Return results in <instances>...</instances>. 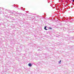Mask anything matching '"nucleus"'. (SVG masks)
<instances>
[{"instance_id": "nucleus-1", "label": "nucleus", "mask_w": 74, "mask_h": 74, "mask_svg": "<svg viewBox=\"0 0 74 74\" xmlns=\"http://www.w3.org/2000/svg\"><path fill=\"white\" fill-rule=\"evenodd\" d=\"M28 66H29V67H32V65L31 63H29L28 64Z\"/></svg>"}, {"instance_id": "nucleus-2", "label": "nucleus", "mask_w": 74, "mask_h": 74, "mask_svg": "<svg viewBox=\"0 0 74 74\" xmlns=\"http://www.w3.org/2000/svg\"><path fill=\"white\" fill-rule=\"evenodd\" d=\"M46 27H47V26H45V27L44 29H45V30H47V29L46 28Z\"/></svg>"}, {"instance_id": "nucleus-3", "label": "nucleus", "mask_w": 74, "mask_h": 74, "mask_svg": "<svg viewBox=\"0 0 74 74\" xmlns=\"http://www.w3.org/2000/svg\"><path fill=\"white\" fill-rule=\"evenodd\" d=\"M61 62V60H60V61L59 63H60V62Z\"/></svg>"}, {"instance_id": "nucleus-4", "label": "nucleus", "mask_w": 74, "mask_h": 74, "mask_svg": "<svg viewBox=\"0 0 74 74\" xmlns=\"http://www.w3.org/2000/svg\"><path fill=\"white\" fill-rule=\"evenodd\" d=\"M74 2V0H72Z\"/></svg>"}, {"instance_id": "nucleus-5", "label": "nucleus", "mask_w": 74, "mask_h": 74, "mask_svg": "<svg viewBox=\"0 0 74 74\" xmlns=\"http://www.w3.org/2000/svg\"><path fill=\"white\" fill-rule=\"evenodd\" d=\"M49 29H51V28H49Z\"/></svg>"}]
</instances>
